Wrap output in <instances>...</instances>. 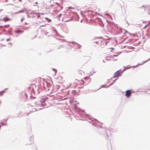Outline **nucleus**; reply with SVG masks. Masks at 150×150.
Listing matches in <instances>:
<instances>
[{
    "label": "nucleus",
    "mask_w": 150,
    "mask_h": 150,
    "mask_svg": "<svg viewBox=\"0 0 150 150\" xmlns=\"http://www.w3.org/2000/svg\"><path fill=\"white\" fill-rule=\"evenodd\" d=\"M122 73V71L120 70L118 71L115 73L114 75V77L116 78L119 76Z\"/></svg>",
    "instance_id": "1"
},
{
    "label": "nucleus",
    "mask_w": 150,
    "mask_h": 150,
    "mask_svg": "<svg viewBox=\"0 0 150 150\" xmlns=\"http://www.w3.org/2000/svg\"><path fill=\"white\" fill-rule=\"evenodd\" d=\"M132 92L130 90H127L126 91L125 96L127 98H129L131 96Z\"/></svg>",
    "instance_id": "2"
},
{
    "label": "nucleus",
    "mask_w": 150,
    "mask_h": 150,
    "mask_svg": "<svg viewBox=\"0 0 150 150\" xmlns=\"http://www.w3.org/2000/svg\"><path fill=\"white\" fill-rule=\"evenodd\" d=\"M146 10L148 14L150 15V6H148L146 7Z\"/></svg>",
    "instance_id": "3"
},
{
    "label": "nucleus",
    "mask_w": 150,
    "mask_h": 150,
    "mask_svg": "<svg viewBox=\"0 0 150 150\" xmlns=\"http://www.w3.org/2000/svg\"><path fill=\"white\" fill-rule=\"evenodd\" d=\"M3 20L4 21L6 22L8 21H11V18H8L7 17H6L3 18Z\"/></svg>",
    "instance_id": "4"
},
{
    "label": "nucleus",
    "mask_w": 150,
    "mask_h": 150,
    "mask_svg": "<svg viewBox=\"0 0 150 150\" xmlns=\"http://www.w3.org/2000/svg\"><path fill=\"white\" fill-rule=\"evenodd\" d=\"M105 17L106 18H108L110 19H112V18L111 16L109 14H108L107 13H106L104 14Z\"/></svg>",
    "instance_id": "5"
},
{
    "label": "nucleus",
    "mask_w": 150,
    "mask_h": 150,
    "mask_svg": "<svg viewBox=\"0 0 150 150\" xmlns=\"http://www.w3.org/2000/svg\"><path fill=\"white\" fill-rule=\"evenodd\" d=\"M15 32L17 33H21L23 32V31H21L20 30H16L15 31Z\"/></svg>",
    "instance_id": "6"
},
{
    "label": "nucleus",
    "mask_w": 150,
    "mask_h": 150,
    "mask_svg": "<svg viewBox=\"0 0 150 150\" xmlns=\"http://www.w3.org/2000/svg\"><path fill=\"white\" fill-rule=\"evenodd\" d=\"M99 24L102 27H103L104 26V24H103V23L100 20V21H99Z\"/></svg>",
    "instance_id": "7"
},
{
    "label": "nucleus",
    "mask_w": 150,
    "mask_h": 150,
    "mask_svg": "<svg viewBox=\"0 0 150 150\" xmlns=\"http://www.w3.org/2000/svg\"><path fill=\"white\" fill-rule=\"evenodd\" d=\"M79 82L81 83L82 85H83L84 84V82L83 80H81L79 81Z\"/></svg>",
    "instance_id": "8"
},
{
    "label": "nucleus",
    "mask_w": 150,
    "mask_h": 150,
    "mask_svg": "<svg viewBox=\"0 0 150 150\" xmlns=\"http://www.w3.org/2000/svg\"><path fill=\"white\" fill-rule=\"evenodd\" d=\"M149 24H150V23H149L148 24L146 25L143 28V29H145L147 26H148Z\"/></svg>",
    "instance_id": "9"
},
{
    "label": "nucleus",
    "mask_w": 150,
    "mask_h": 150,
    "mask_svg": "<svg viewBox=\"0 0 150 150\" xmlns=\"http://www.w3.org/2000/svg\"><path fill=\"white\" fill-rule=\"evenodd\" d=\"M149 24H150V23H149L148 24L146 25L143 28V29H145L147 26H148Z\"/></svg>",
    "instance_id": "10"
},
{
    "label": "nucleus",
    "mask_w": 150,
    "mask_h": 150,
    "mask_svg": "<svg viewBox=\"0 0 150 150\" xmlns=\"http://www.w3.org/2000/svg\"><path fill=\"white\" fill-rule=\"evenodd\" d=\"M41 100H40V101L41 102H45V100L43 98H41Z\"/></svg>",
    "instance_id": "11"
},
{
    "label": "nucleus",
    "mask_w": 150,
    "mask_h": 150,
    "mask_svg": "<svg viewBox=\"0 0 150 150\" xmlns=\"http://www.w3.org/2000/svg\"><path fill=\"white\" fill-rule=\"evenodd\" d=\"M84 79L85 80H90V79L89 78V77H85L84 78Z\"/></svg>",
    "instance_id": "12"
},
{
    "label": "nucleus",
    "mask_w": 150,
    "mask_h": 150,
    "mask_svg": "<svg viewBox=\"0 0 150 150\" xmlns=\"http://www.w3.org/2000/svg\"><path fill=\"white\" fill-rule=\"evenodd\" d=\"M24 11V10H21V11H18L17 13H21L23 12Z\"/></svg>",
    "instance_id": "13"
},
{
    "label": "nucleus",
    "mask_w": 150,
    "mask_h": 150,
    "mask_svg": "<svg viewBox=\"0 0 150 150\" xmlns=\"http://www.w3.org/2000/svg\"><path fill=\"white\" fill-rule=\"evenodd\" d=\"M111 59H112L113 60H115V61H116L117 60V59H115L114 58V57H112L111 58Z\"/></svg>",
    "instance_id": "14"
},
{
    "label": "nucleus",
    "mask_w": 150,
    "mask_h": 150,
    "mask_svg": "<svg viewBox=\"0 0 150 150\" xmlns=\"http://www.w3.org/2000/svg\"><path fill=\"white\" fill-rule=\"evenodd\" d=\"M46 18V19L47 20H48V21H51V20H50V19H48V18Z\"/></svg>",
    "instance_id": "15"
},
{
    "label": "nucleus",
    "mask_w": 150,
    "mask_h": 150,
    "mask_svg": "<svg viewBox=\"0 0 150 150\" xmlns=\"http://www.w3.org/2000/svg\"><path fill=\"white\" fill-rule=\"evenodd\" d=\"M9 25H6L4 26V27H9Z\"/></svg>",
    "instance_id": "16"
},
{
    "label": "nucleus",
    "mask_w": 150,
    "mask_h": 150,
    "mask_svg": "<svg viewBox=\"0 0 150 150\" xmlns=\"http://www.w3.org/2000/svg\"><path fill=\"white\" fill-rule=\"evenodd\" d=\"M4 92V91L0 92V95H2Z\"/></svg>",
    "instance_id": "17"
},
{
    "label": "nucleus",
    "mask_w": 150,
    "mask_h": 150,
    "mask_svg": "<svg viewBox=\"0 0 150 150\" xmlns=\"http://www.w3.org/2000/svg\"><path fill=\"white\" fill-rule=\"evenodd\" d=\"M24 18H22L21 20V21L22 22V21L24 20Z\"/></svg>",
    "instance_id": "18"
},
{
    "label": "nucleus",
    "mask_w": 150,
    "mask_h": 150,
    "mask_svg": "<svg viewBox=\"0 0 150 150\" xmlns=\"http://www.w3.org/2000/svg\"><path fill=\"white\" fill-rule=\"evenodd\" d=\"M56 4L59 5V4L57 3H56Z\"/></svg>",
    "instance_id": "19"
},
{
    "label": "nucleus",
    "mask_w": 150,
    "mask_h": 150,
    "mask_svg": "<svg viewBox=\"0 0 150 150\" xmlns=\"http://www.w3.org/2000/svg\"><path fill=\"white\" fill-rule=\"evenodd\" d=\"M28 24V23H25V25H26V24Z\"/></svg>",
    "instance_id": "20"
},
{
    "label": "nucleus",
    "mask_w": 150,
    "mask_h": 150,
    "mask_svg": "<svg viewBox=\"0 0 150 150\" xmlns=\"http://www.w3.org/2000/svg\"><path fill=\"white\" fill-rule=\"evenodd\" d=\"M107 43H105V44L106 45H107Z\"/></svg>",
    "instance_id": "21"
},
{
    "label": "nucleus",
    "mask_w": 150,
    "mask_h": 150,
    "mask_svg": "<svg viewBox=\"0 0 150 150\" xmlns=\"http://www.w3.org/2000/svg\"><path fill=\"white\" fill-rule=\"evenodd\" d=\"M104 44H105L104 43V44H103V45H104Z\"/></svg>",
    "instance_id": "22"
},
{
    "label": "nucleus",
    "mask_w": 150,
    "mask_h": 150,
    "mask_svg": "<svg viewBox=\"0 0 150 150\" xmlns=\"http://www.w3.org/2000/svg\"><path fill=\"white\" fill-rule=\"evenodd\" d=\"M1 103V102L0 101V104Z\"/></svg>",
    "instance_id": "23"
}]
</instances>
